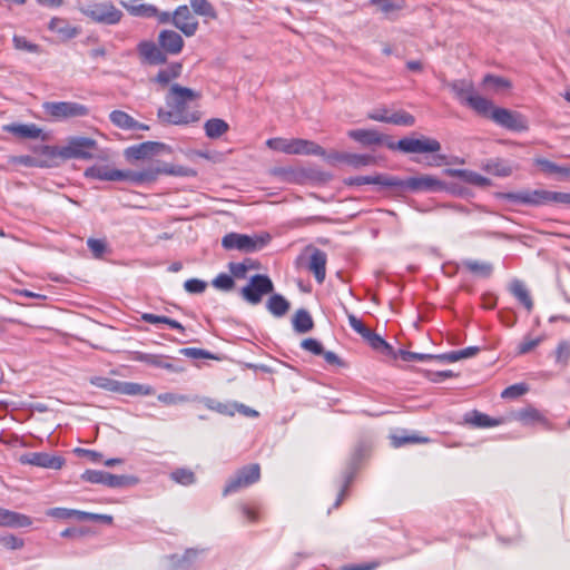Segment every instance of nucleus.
Returning a JSON list of instances; mask_svg holds the SVG:
<instances>
[{
  "label": "nucleus",
  "instance_id": "1",
  "mask_svg": "<svg viewBox=\"0 0 570 570\" xmlns=\"http://www.w3.org/2000/svg\"><path fill=\"white\" fill-rule=\"evenodd\" d=\"M199 95L190 88L183 87L178 83L170 86L166 96V104L169 110L158 109V118L164 124L187 125L199 119L195 112L186 110L188 104L197 99Z\"/></svg>",
  "mask_w": 570,
  "mask_h": 570
},
{
  "label": "nucleus",
  "instance_id": "2",
  "mask_svg": "<svg viewBox=\"0 0 570 570\" xmlns=\"http://www.w3.org/2000/svg\"><path fill=\"white\" fill-rule=\"evenodd\" d=\"M96 140L88 137H71L66 146L55 150L50 146H43V154L59 156L63 159H90L92 150L96 149Z\"/></svg>",
  "mask_w": 570,
  "mask_h": 570
},
{
  "label": "nucleus",
  "instance_id": "3",
  "mask_svg": "<svg viewBox=\"0 0 570 570\" xmlns=\"http://www.w3.org/2000/svg\"><path fill=\"white\" fill-rule=\"evenodd\" d=\"M268 148L286 155H314L325 156V149L316 142L302 138H269L266 141Z\"/></svg>",
  "mask_w": 570,
  "mask_h": 570
},
{
  "label": "nucleus",
  "instance_id": "4",
  "mask_svg": "<svg viewBox=\"0 0 570 570\" xmlns=\"http://www.w3.org/2000/svg\"><path fill=\"white\" fill-rule=\"evenodd\" d=\"M269 234L246 235L239 233H228L223 237L222 246L227 250L254 253L263 249L269 243Z\"/></svg>",
  "mask_w": 570,
  "mask_h": 570
},
{
  "label": "nucleus",
  "instance_id": "5",
  "mask_svg": "<svg viewBox=\"0 0 570 570\" xmlns=\"http://www.w3.org/2000/svg\"><path fill=\"white\" fill-rule=\"evenodd\" d=\"M42 109L53 121L86 117L89 114L87 106L76 101H46L42 104Z\"/></svg>",
  "mask_w": 570,
  "mask_h": 570
},
{
  "label": "nucleus",
  "instance_id": "6",
  "mask_svg": "<svg viewBox=\"0 0 570 570\" xmlns=\"http://www.w3.org/2000/svg\"><path fill=\"white\" fill-rule=\"evenodd\" d=\"M81 12L92 21L114 26L120 22L124 13L112 2H94L83 8Z\"/></svg>",
  "mask_w": 570,
  "mask_h": 570
},
{
  "label": "nucleus",
  "instance_id": "7",
  "mask_svg": "<svg viewBox=\"0 0 570 570\" xmlns=\"http://www.w3.org/2000/svg\"><path fill=\"white\" fill-rule=\"evenodd\" d=\"M274 292V284L269 276L265 274H256L252 276L248 283L240 289V296L244 301L252 305L262 302L263 296Z\"/></svg>",
  "mask_w": 570,
  "mask_h": 570
},
{
  "label": "nucleus",
  "instance_id": "8",
  "mask_svg": "<svg viewBox=\"0 0 570 570\" xmlns=\"http://www.w3.org/2000/svg\"><path fill=\"white\" fill-rule=\"evenodd\" d=\"M175 175L183 176L186 174L184 167H174L169 165H164L161 167L149 166L141 170H124L125 179L135 185H141L146 183L155 181L159 175Z\"/></svg>",
  "mask_w": 570,
  "mask_h": 570
},
{
  "label": "nucleus",
  "instance_id": "9",
  "mask_svg": "<svg viewBox=\"0 0 570 570\" xmlns=\"http://www.w3.org/2000/svg\"><path fill=\"white\" fill-rule=\"evenodd\" d=\"M261 478V468L258 464H249L239 469L233 476L227 481L223 495L236 493L239 490L247 488L256 483Z\"/></svg>",
  "mask_w": 570,
  "mask_h": 570
},
{
  "label": "nucleus",
  "instance_id": "10",
  "mask_svg": "<svg viewBox=\"0 0 570 570\" xmlns=\"http://www.w3.org/2000/svg\"><path fill=\"white\" fill-rule=\"evenodd\" d=\"M387 147L391 149L397 148L405 154H424L438 153L441 150V144L433 138H411L405 137L400 139L396 144L389 142Z\"/></svg>",
  "mask_w": 570,
  "mask_h": 570
},
{
  "label": "nucleus",
  "instance_id": "11",
  "mask_svg": "<svg viewBox=\"0 0 570 570\" xmlns=\"http://www.w3.org/2000/svg\"><path fill=\"white\" fill-rule=\"evenodd\" d=\"M395 185L392 188L409 189L412 191H440L446 188L445 184L431 175H422L417 177H410L407 179H400L394 176Z\"/></svg>",
  "mask_w": 570,
  "mask_h": 570
},
{
  "label": "nucleus",
  "instance_id": "12",
  "mask_svg": "<svg viewBox=\"0 0 570 570\" xmlns=\"http://www.w3.org/2000/svg\"><path fill=\"white\" fill-rule=\"evenodd\" d=\"M490 118L499 126L513 131H524L528 129L527 119L519 112L507 108H493Z\"/></svg>",
  "mask_w": 570,
  "mask_h": 570
},
{
  "label": "nucleus",
  "instance_id": "13",
  "mask_svg": "<svg viewBox=\"0 0 570 570\" xmlns=\"http://www.w3.org/2000/svg\"><path fill=\"white\" fill-rule=\"evenodd\" d=\"M551 191L537 189L518 193H507L503 198L517 204L540 206L551 203Z\"/></svg>",
  "mask_w": 570,
  "mask_h": 570
},
{
  "label": "nucleus",
  "instance_id": "14",
  "mask_svg": "<svg viewBox=\"0 0 570 570\" xmlns=\"http://www.w3.org/2000/svg\"><path fill=\"white\" fill-rule=\"evenodd\" d=\"M19 462L21 464L59 470L62 468L65 460L61 456L51 455L46 452H28L19 456Z\"/></svg>",
  "mask_w": 570,
  "mask_h": 570
},
{
  "label": "nucleus",
  "instance_id": "15",
  "mask_svg": "<svg viewBox=\"0 0 570 570\" xmlns=\"http://www.w3.org/2000/svg\"><path fill=\"white\" fill-rule=\"evenodd\" d=\"M171 23L186 37H193L198 30V21L186 4L179 6L173 12Z\"/></svg>",
  "mask_w": 570,
  "mask_h": 570
},
{
  "label": "nucleus",
  "instance_id": "16",
  "mask_svg": "<svg viewBox=\"0 0 570 570\" xmlns=\"http://www.w3.org/2000/svg\"><path fill=\"white\" fill-rule=\"evenodd\" d=\"M170 148L157 141H145L139 145L130 146L125 150V156L129 160H140L149 156L160 154L161 151H169Z\"/></svg>",
  "mask_w": 570,
  "mask_h": 570
},
{
  "label": "nucleus",
  "instance_id": "17",
  "mask_svg": "<svg viewBox=\"0 0 570 570\" xmlns=\"http://www.w3.org/2000/svg\"><path fill=\"white\" fill-rule=\"evenodd\" d=\"M205 550L187 549L183 554H171L167 558L171 570H197L199 556Z\"/></svg>",
  "mask_w": 570,
  "mask_h": 570
},
{
  "label": "nucleus",
  "instance_id": "18",
  "mask_svg": "<svg viewBox=\"0 0 570 570\" xmlns=\"http://www.w3.org/2000/svg\"><path fill=\"white\" fill-rule=\"evenodd\" d=\"M138 55L142 63L158 66L164 65L167 61V56L163 51L161 47L156 45L154 41L144 40L137 46Z\"/></svg>",
  "mask_w": 570,
  "mask_h": 570
},
{
  "label": "nucleus",
  "instance_id": "19",
  "mask_svg": "<svg viewBox=\"0 0 570 570\" xmlns=\"http://www.w3.org/2000/svg\"><path fill=\"white\" fill-rule=\"evenodd\" d=\"M158 45L165 55H178L184 47L183 37L174 30H163L158 35Z\"/></svg>",
  "mask_w": 570,
  "mask_h": 570
},
{
  "label": "nucleus",
  "instance_id": "20",
  "mask_svg": "<svg viewBox=\"0 0 570 570\" xmlns=\"http://www.w3.org/2000/svg\"><path fill=\"white\" fill-rule=\"evenodd\" d=\"M85 176L87 178L105 181H118L125 179L124 170L110 168L107 165H94L86 169Z\"/></svg>",
  "mask_w": 570,
  "mask_h": 570
},
{
  "label": "nucleus",
  "instance_id": "21",
  "mask_svg": "<svg viewBox=\"0 0 570 570\" xmlns=\"http://www.w3.org/2000/svg\"><path fill=\"white\" fill-rule=\"evenodd\" d=\"M347 136L365 147L382 145L385 140V136L375 129H353Z\"/></svg>",
  "mask_w": 570,
  "mask_h": 570
},
{
  "label": "nucleus",
  "instance_id": "22",
  "mask_svg": "<svg viewBox=\"0 0 570 570\" xmlns=\"http://www.w3.org/2000/svg\"><path fill=\"white\" fill-rule=\"evenodd\" d=\"M32 524L30 517L0 508V525L8 528H28Z\"/></svg>",
  "mask_w": 570,
  "mask_h": 570
},
{
  "label": "nucleus",
  "instance_id": "23",
  "mask_svg": "<svg viewBox=\"0 0 570 570\" xmlns=\"http://www.w3.org/2000/svg\"><path fill=\"white\" fill-rule=\"evenodd\" d=\"M326 254L318 248H314L309 257L308 269L320 284L324 282L326 276Z\"/></svg>",
  "mask_w": 570,
  "mask_h": 570
},
{
  "label": "nucleus",
  "instance_id": "24",
  "mask_svg": "<svg viewBox=\"0 0 570 570\" xmlns=\"http://www.w3.org/2000/svg\"><path fill=\"white\" fill-rule=\"evenodd\" d=\"M394 176L389 175H374V176H356L348 180V185L362 186V185H380L382 187L392 188Z\"/></svg>",
  "mask_w": 570,
  "mask_h": 570
},
{
  "label": "nucleus",
  "instance_id": "25",
  "mask_svg": "<svg viewBox=\"0 0 570 570\" xmlns=\"http://www.w3.org/2000/svg\"><path fill=\"white\" fill-rule=\"evenodd\" d=\"M449 174L453 177L462 179L464 183L478 186L488 187L491 185V180L475 171L468 169H449Z\"/></svg>",
  "mask_w": 570,
  "mask_h": 570
},
{
  "label": "nucleus",
  "instance_id": "26",
  "mask_svg": "<svg viewBox=\"0 0 570 570\" xmlns=\"http://www.w3.org/2000/svg\"><path fill=\"white\" fill-rule=\"evenodd\" d=\"M6 130L14 136L31 139H37L42 134V130L35 124H12L8 125Z\"/></svg>",
  "mask_w": 570,
  "mask_h": 570
},
{
  "label": "nucleus",
  "instance_id": "27",
  "mask_svg": "<svg viewBox=\"0 0 570 570\" xmlns=\"http://www.w3.org/2000/svg\"><path fill=\"white\" fill-rule=\"evenodd\" d=\"M482 169L498 177H508L513 173V167L503 159H490L482 165Z\"/></svg>",
  "mask_w": 570,
  "mask_h": 570
},
{
  "label": "nucleus",
  "instance_id": "28",
  "mask_svg": "<svg viewBox=\"0 0 570 570\" xmlns=\"http://www.w3.org/2000/svg\"><path fill=\"white\" fill-rule=\"evenodd\" d=\"M289 302L281 294H273L266 302L267 311L275 317H283L289 311Z\"/></svg>",
  "mask_w": 570,
  "mask_h": 570
},
{
  "label": "nucleus",
  "instance_id": "29",
  "mask_svg": "<svg viewBox=\"0 0 570 570\" xmlns=\"http://www.w3.org/2000/svg\"><path fill=\"white\" fill-rule=\"evenodd\" d=\"M461 265L475 276L488 278L493 273V265L489 262L464 259Z\"/></svg>",
  "mask_w": 570,
  "mask_h": 570
},
{
  "label": "nucleus",
  "instance_id": "30",
  "mask_svg": "<svg viewBox=\"0 0 570 570\" xmlns=\"http://www.w3.org/2000/svg\"><path fill=\"white\" fill-rule=\"evenodd\" d=\"M452 92L455 95V97L464 104H468L469 97H472L474 95V87L471 81L461 79L455 80L449 85Z\"/></svg>",
  "mask_w": 570,
  "mask_h": 570
},
{
  "label": "nucleus",
  "instance_id": "31",
  "mask_svg": "<svg viewBox=\"0 0 570 570\" xmlns=\"http://www.w3.org/2000/svg\"><path fill=\"white\" fill-rule=\"evenodd\" d=\"M370 3L376 6L379 11L382 12L386 18L394 20V13L401 11L404 8L403 0H370Z\"/></svg>",
  "mask_w": 570,
  "mask_h": 570
},
{
  "label": "nucleus",
  "instance_id": "32",
  "mask_svg": "<svg viewBox=\"0 0 570 570\" xmlns=\"http://www.w3.org/2000/svg\"><path fill=\"white\" fill-rule=\"evenodd\" d=\"M465 422L476 428H491L502 423V420H495L476 410L465 415Z\"/></svg>",
  "mask_w": 570,
  "mask_h": 570
},
{
  "label": "nucleus",
  "instance_id": "33",
  "mask_svg": "<svg viewBox=\"0 0 570 570\" xmlns=\"http://www.w3.org/2000/svg\"><path fill=\"white\" fill-rule=\"evenodd\" d=\"M137 360L144 362V363H147L149 365H153V366H156V367H159V368H165V370H168V371H171V372H176V373H179V372H183L184 368L180 367V366H177L173 363H169L167 362L163 356H159V355H155V354H139V356L137 357Z\"/></svg>",
  "mask_w": 570,
  "mask_h": 570
},
{
  "label": "nucleus",
  "instance_id": "34",
  "mask_svg": "<svg viewBox=\"0 0 570 570\" xmlns=\"http://www.w3.org/2000/svg\"><path fill=\"white\" fill-rule=\"evenodd\" d=\"M313 318L306 309L301 308L295 313L293 317V327L295 332L301 334L307 333L313 328Z\"/></svg>",
  "mask_w": 570,
  "mask_h": 570
},
{
  "label": "nucleus",
  "instance_id": "35",
  "mask_svg": "<svg viewBox=\"0 0 570 570\" xmlns=\"http://www.w3.org/2000/svg\"><path fill=\"white\" fill-rule=\"evenodd\" d=\"M121 4L134 17L154 18L156 14H158V9L154 4H128L126 2H121Z\"/></svg>",
  "mask_w": 570,
  "mask_h": 570
},
{
  "label": "nucleus",
  "instance_id": "36",
  "mask_svg": "<svg viewBox=\"0 0 570 570\" xmlns=\"http://www.w3.org/2000/svg\"><path fill=\"white\" fill-rule=\"evenodd\" d=\"M466 105L479 115L489 117L492 112V109L494 108L492 101L475 92L472 97H469V101Z\"/></svg>",
  "mask_w": 570,
  "mask_h": 570
},
{
  "label": "nucleus",
  "instance_id": "37",
  "mask_svg": "<svg viewBox=\"0 0 570 570\" xmlns=\"http://www.w3.org/2000/svg\"><path fill=\"white\" fill-rule=\"evenodd\" d=\"M480 348L478 346H469L460 351H453L449 353L438 354L440 362L453 363L462 358H468L476 355Z\"/></svg>",
  "mask_w": 570,
  "mask_h": 570
},
{
  "label": "nucleus",
  "instance_id": "38",
  "mask_svg": "<svg viewBox=\"0 0 570 570\" xmlns=\"http://www.w3.org/2000/svg\"><path fill=\"white\" fill-rule=\"evenodd\" d=\"M510 292L519 299L521 304H523L528 311L532 309L533 302L530 297L529 291L521 281L514 279L510 285Z\"/></svg>",
  "mask_w": 570,
  "mask_h": 570
},
{
  "label": "nucleus",
  "instance_id": "39",
  "mask_svg": "<svg viewBox=\"0 0 570 570\" xmlns=\"http://www.w3.org/2000/svg\"><path fill=\"white\" fill-rule=\"evenodd\" d=\"M228 128V124L219 118H212L204 125L206 136L212 139L222 137L225 132H227Z\"/></svg>",
  "mask_w": 570,
  "mask_h": 570
},
{
  "label": "nucleus",
  "instance_id": "40",
  "mask_svg": "<svg viewBox=\"0 0 570 570\" xmlns=\"http://www.w3.org/2000/svg\"><path fill=\"white\" fill-rule=\"evenodd\" d=\"M109 119L116 127L124 130H131L135 126H137V120H135L130 115L122 110L111 111Z\"/></svg>",
  "mask_w": 570,
  "mask_h": 570
},
{
  "label": "nucleus",
  "instance_id": "41",
  "mask_svg": "<svg viewBox=\"0 0 570 570\" xmlns=\"http://www.w3.org/2000/svg\"><path fill=\"white\" fill-rule=\"evenodd\" d=\"M154 389L150 385L134 383V382H120L119 394L124 395H151Z\"/></svg>",
  "mask_w": 570,
  "mask_h": 570
},
{
  "label": "nucleus",
  "instance_id": "42",
  "mask_svg": "<svg viewBox=\"0 0 570 570\" xmlns=\"http://www.w3.org/2000/svg\"><path fill=\"white\" fill-rule=\"evenodd\" d=\"M137 483V479L130 475H116L110 472L106 473L105 485L109 488H124L134 485Z\"/></svg>",
  "mask_w": 570,
  "mask_h": 570
},
{
  "label": "nucleus",
  "instance_id": "43",
  "mask_svg": "<svg viewBox=\"0 0 570 570\" xmlns=\"http://www.w3.org/2000/svg\"><path fill=\"white\" fill-rule=\"evenodd\" d=\"M341 158H343V163L354 167V168H360V167H364V166H368L371 165L372 163H374V157L371 156V155H364V154H352V153H346L345 156H342Z\"/></svg>",
  "mask_w": 570,
  "mask_h": 570
},
{
  "label": "nucleus",
  "instance_id": "44",
  "mask_svg": "<svg viewBox=\"0 0 570 570\" xmlns=\"http://www.w3.org/2000/svg\"><path fill=\"white\" fill-rule=\"evenodd\" d=\"M190 7L198 16L207 17L210 19H215L217 17L214 7L207 0H190Z\"/></svg>",
  "mask_w": 570,
  "mask_h": 570
},
{
  "label": "nucleus",
  "instance_id": "45",
  "mask_svg": "<svg viewBox=\"0 0 570 570\" xmlns=\"http://www.w3.org/2000/svg\"><path fill=\"white\" fill-rule=\"evenodd\" d=\"M90 382L97 387L119 394L120 381L105 376H95L90 379Z\"/></svg>",
  "mask_w": 570,
  "mask_h": 570
},
{
  "label": "nucleus",
  "instance_id": "46",
  "mask_svg": "<svg viewBox=\"0 0 570 570\" xmlns=\"http://www.w3.org/2000/svg\"><path fill=\"white\" fill-rule=\"evenodd\" d=\"M171 480L183 485H190L195 483V473L189 469H177L170 473Z\"/></svg>",
  "mask_w": 570,
  "mask_h": 570
},
{
  "label": "nucleus",
  "instance_id": "47",
  "mask_svg": "<svg viewBox=\"0 0 570 570\" xmlns=\"http://www.w3.org/2000/svg\"><path fill=\"white\" fill-rule=\"evenodd\" d=\"M515 417L523 423L540 422L543 421L542 414L534 407L528 406L517 412Z\"/></svg>",
  "mask_w": 570,
  "mask_h": 570
},
{
  "label": "nucleus",
  "instance_id": "48",
  "mask_svg": "<svg viewBox=\"0 0 570 570\" xmlns=\"http://www.w3.org/2000/svg\"><path fill=\"white\" fill-rule=\"evenodd\" d=\"M399 354L405 362H426L432 360L439 361L438 355L434 354L415 353L404 350H400Z\"/></svg>",
  "mask_w": 570,
  "mask_h": 570
},
{
  "label": "nucleus",
  "instance_id": "49",
  "mask_svg": "<svg viewBox=\"0 0 570 570\" xmlns=\"http://www.w3.org/2000/svg\"><path fill=\"white\" fill-rule=\"evenodd\" d=\"M483 85L493 88L497 91L511 87V82L508 79L490 73L484 76Z\"/></svg>",
  "mask_w": 570,
  "mask_h": 570
},
{
  "label": "nucleus",
  "instance_id": "50",
  "mask_svg": "<svg viewBox=\"0 0 570 570\" xmlns=\"http://www.w3.org/2000/svg\"><path fill=\"white\" fill-rule=\"evenodd\" d=\"M206 406L217 413L229 416H233L236 412V405H233V403H222L210 399L206 401Z\"/></svg>",
  "mask_w": 570,
  "mask_h": 570
},
{
  "label": "nucleus",
  "instance_id": "51",
  "mask_svg": "<svg viewBox=\"0 0 570 570\" xmlns=\"http://www.w3.org/2000/svg\"><path fill=\"white\" fill-rule=\"evenodd\" d=\"M46 514L55 519L67 520L71 518L78 519L79 510L67 509V508H51L48 509Z\"/></svg>",
  "mask_w": 570,
  "mask_h": 570
},
{
  "label": "nucleus",
  "instance_id": "52",
  "mask_svg": "<svg viewBox=\"0 0 570 570\" xmlns=\"http://www.w3.org/2000/svg\"><path fill=\"white\" fill-rule=\"evenodd\" d=\"M389 124L397 126H413L415 124V118L409 112L399 111L390 115Z\"/></svg>",
  "mask_w": 570,
  "mask_h": 570
},
{
  "label": "nucleus",
  "instance_id": "53",
  "mask_svg": "<svg viewBox=\"0 0 570 570\" xmlns=\"http://www.w3.org/2000/svg\"><path fill=\"white\" fill-rule=\"evenodd\" d=\"M49 29L51 31L58 32L60 35L72 37L75 36V31H70V27L66 23L63 19L60 18H52L49 22Z\"/></svg>",
  "mask_w": 570,
  "mask_h": 570
},
{
  "label": "nucleus",
  "instance_id": "54",
  "mask_svg": "<svg viewBox=\"0 0 570 570\" xmlns=\"http://www.w3.org/2000/svg\"><path fill=\"white\" fill-rule=\"evenodd\" d=\"M180 354L184 356L190 357V358H208V360H216L217 357L214 356L210 352L202 348L196 347H185L181 348Z\"/></svg>",
  "mask_w": 570,
  "mask_h": 570
},
{
  "label": "nucleus",
  "instance_id": "55",
  "mask_svg": "<svg viewBox=\"0 0 570 570\" xmlns=\"http://www.w3.org/2000/svg\"><path fill=\"white\" fill-rule=\"evenodd\" d=\"M570 358V343L562 341L556 350V362L566 366Z\"/></svg>",
  "mask_w": 570,
  "mask_h": 570
},
{
  "label": "nucleus",
  "instance_id": "56",
  "mask_svg": "<svg viewBox=\"0 0 570 570\" xmlns=\"http://www.w3.org/2000/svg\"><path fill=\"white\" fill-rule=\"evenodd\" d=\"M107 471L101 470H87L82 473L81 479L94 484H104Z\"/></svg>",
  "mask_w": 570,
  "mask_h": 570
},
{
  "label": "nucleus",
  "instance_id": "57",
  "mask_svg": "<svg viewBox=\"0 0 570 570\" xmlns=\"http://www.w3.org/2000/svg\"><path fill=\"white\" fill-rule=\"evenodd\" d=\"M235 283L232 275L222 273L213 281V286L222 291H230Z\"/></svg>",
  "mask_w": 570,
  "mask_h": 570
},
{
  "label": "nucleus",
  "instance_id": "58",
  "mask_svg": "<svg viewBox=\"0 0 570 570\" xmlns=\"http://www.w3.org/2000/svg\"><path fill=\"white\" fill-rule=\"evenodd\" d=\"M12 40L14 48L18 50H26L35 53L40 52V47L36 43L29 42L24 37L14 36Z\"/></svg>",
  "mask_w": 570,
  "mask_h": 570
},
{
  "label": "nucleus",
  "instance_id": "59",
  "mask_svg": "<svg viewBox=\"0 0 570 570\" xmlns=\"http://www.w3.org/2000/svg\"><path fill=\"white\" fill-rule=\"evenodd\" d=\"M206 287L207 283L198 278H190L184 283L185 291L190 294H200L206 289Z\"/></svg>",
  "mask_w": 570,
  "mask_h": 570
},
{
  "label": "nucleus",
  "instance_id": "60",
  "mask_svg": "<svg viewBox=\"0 0 570 570\" xmlns=\"http://www.w3.org/2000/svg\"><path fill=\"white\" fill-rule=\"evenodd\" d=\"M79 521H100L107 524L112 522V517L108 514H98L91 512L79 511L78 515Z\"/></svg>",
  "mask_w": 570,
  "mask_h": 570
},
{
  "label": "nucleus",
  "instance_id": "61",
  "mask_svg": "<svg viewBox=\"0 0 570 570\" xmlns=\"http://www.w3.org/2000/svg\"><path fill=\"white\" fill-rule=\"evenodd\" d=\"M348 324L350 326L358 333L363 338H366L370 335V330L366 327L361 320H358L355 315L351 314L348 315Z\"/></svg>",
  "mask_w": 570,
  "mask_h": 570
},
{
  "label": "nucleus",
  "instance_id": "62",
  "mask_svg": "<svg viewBox=\"0 0 570 570\" xmlns=\"http://www.w3.org/2000/svg\"><path fill=\"white\" fill-rule=\"evenodd\" d=\"M157 399L158 401L167 405L185 403L188 401V397L186 395L175 393H161L157 396Z\"/></svg>",
  "mask_w": 570,
  "mask_h": 570
},
{
  "label": "nucleus",
  "instance_id": "63",
  "mask_svg": "<svg viewBox=\"0 0 570 570\" xmlns=\"http://www.w3.org/2000/svg\"><path fill=\"white\" fill-rule=\"evenodd\" d=\"M302 348L313 353L314 355H321L324 353L323 345L315 338H305L301 343Z\"/></svg>",
  "mask_w": 570,
  "mask_h": 570
},
{
  "label": "nucleus",
  "instance_id": "64",
  "mask_svg": "<svg viewBox=\"0 0 570 570\" xmlns=\"http://www.w3.org/2000/svg\"><path fill=\"white\" fill-rule=\"evenodd\" d=\"M87 246L96 258H100L106 252V243L101 239L89 238Z\"/></svg>",
  "mask_w": 570,
  "mask_h": 570
}]
</instances>
